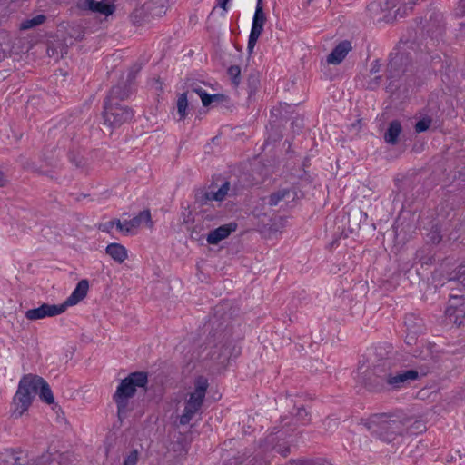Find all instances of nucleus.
I'll return each instance as SVG.
<instances>
[{
	"mask_svg": "<svg viewBox=\"0 0 465 465\" xmlns=\"http://www.w3.org/2000/svg\"><path fill=\"white\" fill-rule=\"evenodd\" d=\"M6 453L9 458L7 462L12 463V465H23L24 460H23L22 457L20 456V454L22 453L21 450H6Z\"/></svg>",
	"mask_w": 465,
	"mask_h": 465,
	"instance_id": "obj_31",
	"label": "nucleus"
},
{
	"mask_svg": "<svg viewBox=\"0 0 465 465\" xmlns=\"http://www.w3.org/2000/svg\"><path fill=\"white\" fill-rule=\"evenodd\" d=\"M411 58L404 53H396L390 54V60L387 65V79L389 84L386 87L387 92L393 94L401 87V77L408 71Z\"/></svg>",
	"mask_w": 465,
	"mask_h": 465,
	"instance_id": "obj_6",
	"label": "nucleus"
},
{
	"mask_svg": "<svg viewBox=\"0 0 465 465\" xmlns=\"http://www.w3.org/2000/svg\"><path fill=\"white\" fill-rule=\"evenodd\" d=\"M221 312V310H220V309H218V308H216V313H218V312Z\"/></svg>",
	"mask_w": 465,
	"mask_h": 465,
	"instance_id": "obj_57",
	"label": "nucleus"
},
{
	"mask_svg": "<svg viewBox=\"0 0 465 465\" xmlns=\"http://www.w3.org/2000/svg\"><path fill=\"white\" fill-rule=\"evenodd\" d=\"M201 99L203 106L212 104V94H209L207 92H202Z\"/></svg>",
	"mask_w": 465,
	"mask_h": 465,
	"instance_id": "obj_43",
	"label": "nucleus"
},
{
	"mask_svg": "<svg viewBox=\"0 0 465 465\" xmlns=\"http://www.w3.org/2000/svg\"><path fill=\"white\" fill-rule=\"evenodd\" d=\"M143 223H147L150 228L153 226L149 210L140 212L138 215L134 216L131 220L125 221L124 223H122L120 220H116V228L120 232L127 234L131 232L133 229L139 227Z\"/></svg>",
	"mask_w": 465,
	"mask_h": 465,
	"instance_id": "obj_13",
	"label": "nucleus"
},
{
	"mask_svg": "<svg viewBox=\"0 0 465 465\" xmlns=\"http://www.w3.org/2000/svg\"><path fill=\"white\" fill-rule=\"evenodd\" d=\"M47 53L48 54L51 56V54H50V48L47 49Z\"/></svg>",
	"mask_w": 465,
	"mask_h": 465,
	"instance_id": "obj_56",
	"label": "nucleus"
},
{
	"mask_svg": "<svg viewBox=\"0 0 465 465\" xmlns=\"http://www.w3.org/2000/svg\"><path fill=\"white\" fill-rule=\"evenodd\" d=\"M402 132L401 124L398 120H393L389 124V127L384 134V141L390 144H396L398 143V138L401 133Z\"/></svg>",
	"mask_w": 465,
	"mask_h": 465,
	"instance_id": "obj_24",
	"label": "nucleus"
},
{
	"mask_svg": "<svg viewBox=\"0 0 465 465\" xmlns=\"http://www.w3.org/2000/svg\"><path fill=\"white\" fill-rule=\"evenodd\" d=\"M170 0H151L144 7L152 16H162L165 14Z\"/></svg>",
	"mask_w": 465,
	"mask_h": 465,
	"instance_id": "obj_25",
	"label": "nucleus"
},
{
	"mask_svg": "<svg viewBox=\"0 0 465 465\" xmlns=\"http://www.w3.org/2000/svg\"><path fill=\"white\" fill-rule=\"evenodd\" d=\"M69 160L78 168L84 166L86 163L83 157L76 155L74 153H69Z\"/></svg>",
	"mask_w": 465,
	"mask_h": 465,
	"instance_id": "obj_39",
	"label": "nucleus"
},
{
	"mask_svg": "<svg viewBox=\"0 0 465 465\" xmlns=\"http://www.w3.org/2000/svg\"><path fill=\"white\" fill-rule=\"evenodd\" d=\"M414 5L415 0H377L371 2L367 9L372 18L389 23L397 16H405Z\"/></svg>",
	"mask_w": 465,
	"mask_h": 465,
	"instance_id": "obj_4",
	"label": "nucleus"
},
{
	"mask_svg": "<svg viewBox=\"0 0 465 465\" xmlns=\"http://www.w3.org/2000/svg\"><path fill=\"white\" fill-rule=\"evenodd\" d=\"M7 183V179L5 174L0 171V187H5Z\"/></svg>",
	"mask_w": 465,
	"mask_h": 465,
	"instance_id": "obj_49",
	"label": "nucleus"
},
{
	"mask_svg": "<svg viewBox=\"0 0 465 465\" xmlns=\"http://www.w3.org/2000/svg\"><path fill=\"white\" fill-rule=\"evenodd\" d=\"M188 94V92H184L182 94H180L177 100V112L180 115L181 120L184 119L187 115L186 109L189 104V100H191Z\"/></svg>",
	"mask_w": 465,
	"mask_h": 465,
	"instance_id": "obj_28",
	"label": "nucleus"
},
{
	"mask_svg": "<svg viewBox=\"0 0 465 465\" xmlns=\"http://www.w3.org/2000/svg\"><path fill=\"white\" fill-rule=\"evenodd\" d=\"M76 40H82L84 36V31L82 29H77V35H74Z\"/></svg>",
	"mask_w": 465,
	"mask_h": 465,
	"instance_id": "obj_51",
	"label": "nucleus"
},
{
	"mask_svg": "<svg viewBox=\"0 0 465 465\" xmlns=\"http://www.w3.org/2000/svg\"><path fill=\"white\" fill-rule=\"evenodd\" d=\"M46 20V16L44 15H37L32 18H27L20 24L21 30H28L37 25H42Z\"/></svg>",
	"mask_w": 465,
	"mask_h": 465,
	"instance_id": "obj_27",
	"label": "nucleus"
},
{
	"mask_svg": "<svg viewBox=\"0 0 465 465\" xmlns=\"http://www.w3.org/2000/svg\"><path fill=\"white\" fill-rule=\"evenodd\" d=\"M408 420H403L402 414L378 413L371 415L365 425L372 435L391 442L397 435L403 433Z\"/></svg>",
	"mask_w": 465,
	"mask_h": 465,
	"instance_id": "obj_2",
	"label": "nucleus"
},
{
	"mask_svg": "<svg viewBox=\"0 0 465 465\" xmlns=\"http://www.w3.org/2000/svg\"><path fill=\"white\" fill-rule=\"evenodd\" d=\"M424 28L431 39H438L444 31L443 15L438 11H431L429 19L426 20Z\"/></svg>",
	"mask_w": 465,
	"mask_h": 465,
	"instance_id": "obj_14",
	"label": "nucleus"
},
{
	"mask_svg": "<svg viewBox=\"0 0 465 465\" xmlns=\"http://www.w3.org/2000/svg\"><path fill=\"white\" fill-rule=\"evenodd\" d=\"M403 420H409L407 422V426H405V430L414 429L417 431H422V430H426L424 423L420 420H415L414 422L410 423L411 422L410 418L403 417Z\"/></svg>",
	"mask_w": 465,
	"mask_h": 465,
	"instance_id": "obj_35",
	"label": "nucleus"
},
{
	"mask_svg": "<svg viewBox=\"0 0 465 465\" xmlns=\"http://www.w3.org/2000/svg\"><path fill=\"white\" fill-rule=\"evenodd\" d=\"M266 21L267 17L262 9V0H257L247 46L250 52L254 48L260 35H262Z\"/></svg>",
	"mask_w": 465,
	"mask_h": 465,
	"instance_id": "obj_10",
	"label": "nucleus"
},
{
	"mask_svg": "<svg viewBox=\"0 0 465 465\" xmlns=\"http://www.w3.org/2000/svg\"><path fill=\"white\" fill-rule=\"evenodd\" d=\"M213 193L214 191L198 190L195 193V203L201 206L206 205L209 202L215 201Z\"/></svg>",
	"mask_w": 465,
	"mask_h": 465,
	"instance_id": "obj_29",
	"label": "nucleus"
},
{
	"mask_svg": "<svg viewBox=\"0 0 465 465\" xmlns=\"http://www.w3.org/2000/svg\"><path fill=\"white\" fill-rule=\"evenodd\" d=\"M431 118L430 117H423L422 119L419 120L415 124V131L417 133H422L427 131L430 124H431Z\"/></svg>",
	"mask_w": 465,
	"mask_h": 465,
	"instance_id": "obj_33",
	"label": "nucleus"
},
{
	"mask_svg": "<svg viewBox=\"0 0 465 465\" xmlns=\"http://www.w3.org/2000/svg\"><path fill=\"white\" fill-rule=\"evenodd\" d=\"M230 0H218L217 5H219L221 8H223L224 11H227L228 7V2Z\"/></svg>",
	"mask_w": 465,
	"mask_h": 465,
	"instance_id": "obj_50",
	"label": "nucleus"
},
{
	"mask_svg": "<svg viewBox=\"0 0 465 465\" xmlns=\"http://www.w3.org/2000/svg\"><path fill=\"white\" fill-rule=\"evenodd\" d=\"M248 86L250 94H254L259 86V79L256 74H250L248 77Z\"/></svg>",
	"mask_w": 465,
	"mask_h": 465,
	"instance_id": "obj_36",
	"label": "nucleus"
},
{
	"mask_svg": "<svg viewBox=\"0 0 465 465\" xmlns=\"http://www.w3.org/2000/svg\"><path fill=\"white\" fill-rule=\"evenodd\" d=\"M133 117L134 112L129 106L122 104H111L110 101L104 103L103 118L104 124L110 128H118L132 120Z\"/></svg>",
	"mask_w": 465,
	"mask_h": 465,
	"instance_id": "obj_9",
	"label": "nucleus"
},
{
	"mask_svg": "<svg viewBox=\"0 0 465 465\" xmlns=\"http://www.w3.org/2000/svg\"><path fill=\"white\" fill-rule=\"evenodd\" d=\"M236 229L237 224L235 223L223 224L212 230L208 233L206 241L209 244H218L222 240L226 239L232 232H235Z\"/></svg>",
	"mask_w": 465,
	"mask_h": 465,
	"instance_id": "obj_17",
	"label": "nucleus"
},
{
	"mask_svg": "<svg viewBox=\"0 0 465 465\" xmlns=\"http://www.w3.org/2000/svg\"><path fill=\"white\" fill-rule=\"evenodd\" d=\"M189 93V97L191 100L193 99V94H198V96L201 98L202 97V92H206L204 89H203L202 87L198 86V87H193L192 88V90L190 91H187Z\"/></svg>",
	"mask_w": 465,
	"mask_h": 465,
	"instance_id": "obj_44",
	"label": "nucleus"
},
{
	"mask_svg": "<svg viewBox=\"0 0 465 465\" xmlns=\"http://www.w3.org/2000/svg\"><path fill=\"white\" fill-rule=\"evenodd\" d=\"M381 79V76H376L375 79H374L375 80V84H378Z\"/></svg>",
	"mask_w": 465,
	"mask_h": 465,
	"instance_id": "obj_54",
	"label": "nucleus"
},
{
	"mask_svg": "<svg viewBox=\"0 0 465 465\" xmlns=\"http://www.w3.org/2000/svg\"><path fill=\"white\" fill-rule=\"evenodd\" d=\"M404 325L406 331H410L414 334H421L424 331L423 320L414 314H408L404 318Z\"/></svg>",
	"mask_w": 465,
	"mask_h": 465,
	"instance_id": "obj_22",
	"label": "nucleus"
},
{
	"mask_svg": "<svg viewBox=\"0 0 465 465\" xmlns=\"http://www.w3.org/2000/svg\"><path fill=\"white\" fill-rule=\"evenodd\" d=\"M134 78V74H133V72H130V74H128L127 81L131 83Z\"/></svg>",
	"mask_w": 465,
	"mask_h": 465,
	"instance_id": "obj_53",
	"label": "nucleus"
},
{
	"mask_svg": "<svg viewBox=\"0 0 465 465\" xmlns=\"http://www.w3.org/2000/svg\"><path fill=\"white\" fill-rule=\"evenodd\" d=\"M313 0H307L306 1V6L309 5Z\"/></svg>",
	"mask_w": 465,
	"mask_h": 465,
	"instance_id": "obj_55",
	"label": "nucleus"
},
{
	"mask_svg": "<svg viewBox=\"0 0 465 465\" xmlns=\"http://www.w3.org/2000/svg\"><path fill=\"white\" fill-rule=\"evenodd\" d=\"M25 169L31 170L32 172L41 173V171L35 166L34 163H22Z\"/></svg>",
	"mask_w": 465,
	"mask_h": 465,
	"instance_id": "obj_45",
	"label": "nucleus"
},
{
	"mask_svg": "<svg viewBox=\"0 0 465 465\" xmlns=\"http://www.w3.org/2000/svg\"><path fill=\"white\" fill-rule=\"evenodd\" d=\"M418 379L417 371L400 370L392 360L384 359L365 371L363 382L369 391H381L386 387L389 390H400Z\"/></svg>",
	"mask_w": 465,
	"mask_h": 465,
	"instance_id": "obj_1",
	"label": "nucleus"
},
{
	"mask_svg": "<svg viewBox=\"0 0 465 465\" xmlns=\"http://www.w3.org/2000/svg\"><path fill=\"white\" fill-rule=\"evenodd\" d=\"M30 375H25L19 381L18 389L13 398V410L12 416L15 419L20 418L32 404L35 397L34 390L35 387L32 386Z\"/></svg>",
	"mask_w": 465,
	"mask_h": 465,
	"instance_id": "obj_8",
	"label": "nucleus"
},
{
	"mask_svg": "<svg viewBox=\"0 0 465 465\" xmlns=\"http://www.w3.org/2000/svg\"><path fill=\"white\" fill-rule=\"evenodd\" d=\"M457 14L460 15H465V0H460L457 7Z\"/></svg>",
	"mask_w": 465,
	"mask_h": 465,
	"instance_id": "obj_47",
	"label": "nucleus"
},
{
	"mask_svg": "<svg viewBox=\"0 0 465 465\" xmlns=\"http://www.w3.org/2000/svg\"><path fill=\"white\" fill-rule=\"evenodd\" d=\"M64 312V306H60V304L43 303L38 308L27 310L25 315L30 321H36L45 317L56 316Z\"/></svg>",
	"mask_w": 465,
	"mask_h": 465,
	"instance_id": "obj_12",
	"label": "nucleus"
},
{
	"mask_svg": "<svg viewBox=\"0 0 465 465\" xmlns=\"http://www.w3.org/2000/svg\"><path fill=\"white\" fill-rule=\"evenodd\" d=\"M208 386V380L205 377L199 376L195 379L194 390L190 393L189 399L186 400L183 413L179 418L181 425L188 424L194 414L200 411L203 404Z\"/></svg>",
	"mask_w": 465,
	"mask_h": 465,
	"instance_id": "obj_5",
	"label": "nucleus"
},
{
	"mask_svg": "<svg viewBox=\"0 0 465 465\" xmlns=\"http://www.w3.org/2000/svg\"><path fill=\"white\" fill-rule=\"evenodd\" d=\"M290 465H332L331 462L324 459H316V460H291L289 461ZM248 465H267V462L262 459H252Z\"/></svg>",
	"mask_w": 465,
	"mask_h": 465,
	"instance_id": "obj_23",
	"label": "nucleus"
},
{
	"mask_svg": "<svg viewBox=\"0 0 465 465\" xmlns=\"http://www.w3.org/2000/svg\"><path fill=\"white\" fill-rule=\"evenodd\" d=\"M381 64H380L379 60H375L371 64V74H376V73H379L381 71Z\"/></svg>",
	"mask_w": 465,
	"mask_h": 465,
	"instance_id": "obj_46",
	"label": "nucleus"
},
{
	"mask_svg": "<svg viewBox=\"0 0 465 465\" xmlns=\"http://www.w3.org/2000/svg\"><path fill=\"white\" fill-rule=\"evenodd\" d=\"M147 382L148 375L145 371L132 372L121 381L113 396L117 405V412L120 419L129 411V399L135 394L136 388H143L146 386Z\"/></svg>",
	"mask_w": 465,
	"mask_h": 465,
	"instance_id": "obj_3",
	"label": "nucleus"
},
{
	"mask_svg": "<svg viewBox=\"0 0 465 465\" xmlns=\"http://www.w3.org/2000/svg\"><path fill=\"white\" fill-rule=\"evenodd\" d=\"M267 442L270 443V444H273L274 443V440H275V437L273 435H270L267 439H266Z\"/></svg>",
	"mask_w": 465,
	"mask_h": 465,
	"instance_id": "obj_52",
	"label": "nucleus"
},
{
	"mask_svg": "<svg viewBox=\"0 0 465 465\" xmlns=\"http://www.w3.org/2000/svg\"><path fill=\"white\" fill-rule=\"evenodd\" d=\"M137 461H138V451L136 450H134L124 459L123 465H136Z\"/></svg>",
	"mask_w": 465,
	"mask_h": 465,
	"instance_id": "obj_38",
	"label": "nucleus"
},
{
	"mask_svg": "<svg viewBox=\"0 0 465 465\" xmlns=\"http://www.w3.org/2000/svg\"><path fill=\"white\" fill-rule=\"evenodd\" d=\"M289 195V190L283 189L272 193L268 199V204L271 206L277 205L282 200Z\"/></svg>",
	"mask_w": 465,
	"mask_h": 465,
	"instance_id": "obj_30",
	"label": "nucleus"
},
{
	"mask_svg": "<svg viewBox=\"0 0 465 465\" xmlns=\"http://www.w3.org/2000/svg\"><path fill=\"white\" fill-rule=\"evenodd\" d=\"M89 289L87 280H81L71 295L60 306H64V311L68 306L77 304L80 301L86 297Z\"/></svg>",
	"mask_w": 465,
	"mask_h": 465,
	"instance_id": "obj_19",
	"label": "nucleus"
},
{
	"mask_svg": "<svg viewBox=\"0 0 465 465\" xmlns=\"http://www.w3.org/2000/svg\"><path fill=\"white\" fill-rule=\"evenodd\" d=\"M272 450L282 457H287L290 453V446L285 441L278 442L272 446Z\"/></svg>",
	"mask_w": 465,
	"mask_h": 465,
	"instance_id": "obj_34",
	"label": "nucleus"
},
{
	"mask_svg": "<svg viewBox=\"0 0 465 465\" xmlns=\"http://www.w3.org/2000/svg\"><path fill=\"white\" fill-rule=\"evenodd\" d=\"M131 91L127 83H120L113 86L104 103L110 101L111 104H121L122 101L130 96Z\"/></svg>",
	"mask_w": 465,
	"mask_h": 465,
	"instance_id": "obj_20",
	"label": "nucleus"
},
{
	"mask_svg": "<svg viewBox=\"0 0 465 465\" xmlns=\"http://www.w3.org/2000/svg\"><path fill=\"white\" fill-rule=\"evenodd\" d=\"M237 193V186H232L230 181H225L217 191H214L213 197L216 202H222L226 198V196H234Z\"/></svg>",
	"mask_w": 465,
	"mask_h": 465,
	"instance_id": "obj_26",
	"label": "nucleus"
},
{
	"mask_svg": "<svg viewBox=\"0 0 465 465\" xmlns=\"http://www.w3.org/2000/svg\"><path fill=\"white\" fill-rule=\"evenodd\" d=\"M223 94H212V104L213 103H220L223 101Z\"/></svg>",
	"mask_w": 465,
	"mask_h": 465,
	"instance_id": "obj_48",
	"label": "nucleus"
},
{
	"mask_svg": "<svg viewBox=\"0 0 465 465\" xmlns=\"http://www.w3.org/2000/svg\"><path fill=\"white\" fill-rule=\"evenodd\" d=\"M228 75L231 77L234 85H238L241 79V68L238 65H232L227 70Z\"/></svg>",
	"mask_w": 465,
	"mask_h": 465,
	"instance_id": "obj_32",
	"label": "nucleus"
},
{
	"mask_svg": "<svg viewBox=\"0 0 465 465\" xmlns=\"http://www.w3.org/2000/svg\"><path fill=\"white\" fill-rule=\"evenodd\" d=\"M420 334H414V333H411L410 331H407V334H406V337H405V341L408 345H413L416 343V341H417V337L419 336Z\"/></svg>",
	"mask_w": 465,
	"mask_h": 465,
	"instance_id": "obj_42",
	"label": "nucleus"
},
{
	"mask_svg": "<svg viewBox=\"0 0 465 465\" xmlns=\"http://www.w3.org/2000/svg\"><path fill=\"white\" fill-rule=\"evenodd\" d=\"M460 301V298L459 296L451 297L445 311V315L450 322L457 325L462 324L465 320V312L457 304Z\"/></svg>",
	"mask_w": 465,
	"mask_h": 465,
	"instance_id": "obj_16",
	"label": "nucleus"
},
{
	"mask_svg": "<svg viewBox=\"0 0 465 465\" xmlns=\"http://www.w3.org/2000/svg\"><path fill=\"white\" fill-rule=\"evenodd\" d=\"M216 341L218 343L214 344V350L211 352V358L221 362L229 360L232 356L229 349L232 341L227 325L223 326V323H219L215 331L213 333L210 332L209 343Z\"/></svg>",
	"mask_w": 465,
	"mask_h": 465,
	"instance_id": "obj_7",
	"label": "nucleus"
},
{
	"mask_svg": "<svg viewBox=\"0 0 465 465\" xmlns=\"http://www.w3.org/2000/svg\"><path fill=\"white\" fill-rule=\"evenodd\" d=\"M351 49V43L349 40L340 42L327 56V63L330 64H340Z\"/></svg>",
	"mask_w": 465,
	"mask_h": 465,
	"instance_id": "obj_18",
	"label": "nucleus"
},
{
	"mask_svg": "<svg viewBox=\"0 0 465 465\" xmlns=\"http://www.w3.org/2000/svg\"><path fill=\"white\" fill-rule=\"evenodd\" d=\"M114 225L116 226V220H112L105 223L100 224L99 230H101L102 232H110V231L113 229Z\"/></svg>",
	"mask_w": 465,
	"mask_h": 465,
	"instance_id": "obj_40",
	"label": "nucleus"
},
{
	"mask_svg": "<svg viewBox=\"0 0 465 465\" xmlns=\"http://www.w3.org/2000/svg\"><path fill=\"white\" fill-rule=\"evenodd\" d=\"M76 6L82 11H91L104 16H109L115 11L114 0H78Z\"/></svg>",
	"mask_w": 465,
	"mask_h": 465,
	"instance_id": "obj_11",
	"label": "nucleus"
},
{
	"mask_svg": "<svg viewBox=\"0 0 465 465\" xmlns=\"http://www.w3.org/2000/svg\"><path fill=\"white\" fill-rule=\"evenodd\" d=\"M296 418L302 422H308L310 420L309 412L305 410L303 406L297 408Z\"/></svg>",
	"mask_w": 465,
	"mask_h": 465,
	"instance_id": "obj_37",
	"label": "nucleus"
},
{
	"mask_svg": "<svg viewBox=\"0 0 465 465\" xmlns=\"http://www.w3.org/2000/svg\"><path fill=\"white\" fill-rule=\"evenodd\" d=\"M30 381L32 386L35 387L34 390V395L39 393L40 399L47 404H52L54 401V398L52 390L45 380L37 375H32Z\"/></svg>",
	"mask_w": 465,
	"mask_h": 465,
	"instance_id": "obj_15",
	"label": "nucleus"
},
{
	"mask_svg": "<svg viewBox=\"0 0 465 465\" xmlns=\"http://www.w3.org/2000/svg\"><path fill=\"white\" fill-rule=\"evenodd\" d=\"M456 278L460 282L465 284V263L459 266Z\"/></svg>",
	"mask_w": 465,
	"mask_h": 465,
	"instance_id": "obj_41",
	"label": "nucleus"
},
{
	"mask_svg": "<svg viewBox=\"0 0 465 465\" xmlns=\"http://www.w3.org/2000/svg\"><path fill=\"white\" fill-rule=\"evenodd\" d=\"M105 252L118 263H123L128 257L126 248L116 242L108 244L105 248Z\"/></svg>",
	"mask_w": 465,
	"mask_h": 465,
	"instance_id": "obj_21",
	"label": "nucleus"
}]
</instances>
